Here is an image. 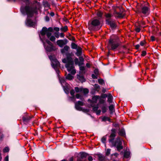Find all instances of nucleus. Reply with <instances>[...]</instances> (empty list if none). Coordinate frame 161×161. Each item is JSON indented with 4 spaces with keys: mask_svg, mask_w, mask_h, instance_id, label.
I'll use <instances>...</instances> for the list:
<instances>
[{
    "mask_svg": "<svg viewBox=\"0 0 161 161\" xmlns=\"http://www.w3.org/2000/svg\"><path fill=\"white\" fill-rule=\"evenodd\" d=\"M88 29L91 31H97L102 27L101 21L97 18H94L88 22Z\"/></svg>",
    "mask_w": 161,
    "mask_h": 161,
    "instance_id": "obj_3",
    "label": "nucleus"
},
{
    "mask_svg": "<svg viewBox=\"0 0 161 161\" xmlns=\"http://www.w3.org/2000/svg\"><path fill=\"white\" fill-rule=\"evenodd\" d=\"M99 98L98 96H94L92 97V100H90L91 103H97V100Z\"/></svg>",
    "mask_w": 161,
    "mask_h": 161,
    "instance_id": "obj_20",
    "label": "nucleus"
},
{
    "mask_svg": "<svg viewBox=\"0 0 161 161\" xmlns=\"http://www.w3.org/2000/svg\"><path fill=\"white\" fill-rule=\"evenodd\" d=\"M114 14H116L115 16L119 18H122L124 16V14L122 12H117L116 10L114 11Z\"/></svg>",
    "mask_w": 161,
    "mask_h": 161,
    "instance_id": "obj_18",
    "label": "nucleus"
},
{
    "mask_svg": "<svg viewBox=\"0 0 161 161\" xmlns=\"http://www.w3.org/2000/svg\"><path fill=\"white\" fill-rule=\"evenodd\" d=\"M46 34L47 37L48 38H49L51 36L52 33L51 32L47 31Z\"/></svg>",
    "mask_w": 161,
    "mask_h": 161,
    "instance_id": "obj_47",
    "label": "nucleus"
},
{
    "mask_svg": "<svg viewBox=\"0 0 161 161\" xmlns=\"http://www.w3.org/2000/svg\"><path fill=\"white\" fill-rule=\"evenodd\" d=\"M102 112L103 113H105L107 109V108H106V104L104 105H103L101 108Z\"/></svg>",
    "mask_w": 161,
    "mask_h": 161,
    "instance_id": "obj_32",
    "label": "nucleus"
},
{
    "mask_svg": "<svg viewBox=\"0 0 161 161\" xmlns=\"http://www.w3.org/2000/svg\"><path fill=\"white\" fill-rule=\"evenodd\" d=\"M81 101H78L77 102H75V108L79 111H80L81 110V108L80 107V106H83L84 105V103L82 102Z\"/></svg>",
    "mask_w": 161,
    "mask_h": 161,
    "instance_id": "obj_16",
    "label": "nucleus"
},
{
    "mask_svg": "<svg viewBox=\"0 0 161 161\" xmlns=\"http://www.w3.org/2000/svg\"><path fill=\"white\" fill-rule=\"evenodd\" d=\"M116 130L115 129L113 128L111 130V133L110 135L109 139L108 140L109 142L114 140V138L116 136Z\"/></svg>",
    "mask_w": 161,
    "mask_h": 161,
    "instance_id": "obj_13",
    "label": "nucleus"
},
{
    "mask_svg": "<svg viewBox=\"0 0 161 161\" xmlns=\"http://www.w3.org/2000/svg\"><path fill=\"white\" fill-rule=\"evenodd\" d=\"M54 30L56 31H58L59 30V28L58 27H55L54 28Z\"/></svg>",
    "mask_w": 161,
    "mask_h": 161,
    "instance_id": "obj_58",
    "label": "nucleus"
},
{
    "mask_svg": "<svg viewBox=\"0 0 161 161\" xmlns=\"http://www.w3.org/2000/svg\"><path fill=\"white\" fill-rule=\"evenodd\" d=\"M119 134L120 136H125V130L123 128L121 129L119 131Z\"/></svg>",
    "mask_w": 161,
    "mask_h": 161,
    "instance_id": "obj_28",
    "label": "nucleus"
},
{
    "mask_svg": "<svg viewBox=\"0 0 161 161\" xmlns=\"http://www.w3.org/2000/svg\"><path fill=\"white\" fill-rule=\"evenodd\" d=\"M97 15L98 16L101 17L102 16V14L101 12H98L97 13Z\"/></svg>",
    "mask_w": 161,
    "mask_h": 161,
    "instance_id": "obj_52",
    "label": "nucleus"
},
{
    "mask_svg": "<svg viewBox=\"0 0 161 161\" xmlns=\"http://www.w3.org/2000/svg\"><path fill=\"white\" fill-rule=\"evenodd\" d=\"M111 145L113 147H115L117 149V151H119L123 149V146L122 145V142L119 137H118L114 141H113L111 142Z\"/></svg>",
    "mask_w": 161,
    "mask_h": 161,
    "instance_id": "obj_7",
    "label": "nucleus"
},
{
    "mask_svg": "<svg viewBox=\"0 0 161 161\" xmlns=\"http://www.w3.org/2000/svg\"><path fill=\"white\" fill-rule=\"evenodd\" d=\"M119 154L117 153H114L112 154H111V156H113V155L115 156L116 157H117L119 155Z\"/></svg>",
    "mask_w": 161,
    "mask_h": 161,
    "instance_id": "obj_59",
    "label": "nucleus"
},
{
    "mask_svg": "<svg viewBox=\"0 0 161 161\" xmlns=\"http://www.w3.org/2000/svg\"><path fill=\"white\" fill-rule=\"evenodd\" d=\"M77 52L75 53V54L78 57H80V56L82 55V49L80 47H78L76 49Z\"/></svg>",
    "mask_w": 161,
    "mask_h": 161,
    "instance_id": "obj_19",
    "label": "nucleus"
},
{
    "mask_svg": "<svg viewBox=\"0 0 161 161\" xmlns=\"http://www.w3.org/2000/svg\"><path fill=\"white\" fill-rule=\"evenodd\" d=\"M145 41H142L140 42V45L141 46H143L144 45Z\"/></svg>",
    "mask_w": 161,
    "mask_h": 161,
    "instance_id": "obj_56",
    "label": "nucleus"
},
{
    "mask_svg": "<svg viewBox=\"0 0 161 161\" xmlns=\"http://www.w3.org/2000/svg\"><path fill=\"white\" fill-rule=\"evenodd\" d=\"M49 39L52 42H54L55 41L56 38L55 36H52L50 37Z\"/></svg>",
    "mask_w": 161,
    "mask_h": 161,
    "instance_id": "obj_41",
    "label": "nucleus"
},
{
    "mask_svg": "<svg viewBox=\"0 0 161 161\" xmlns=\"http://www.w3.org/2000/svg\"><path fill=\"white\" fill-rule=\"evenodd\" d=\"M86 66L88 68H90L91 67L90 65V64L88 63H87L86 64Z\"/></svg>",
    "mask_w": 161,
    "mask_h": 161,
    "instance_id": "obj_64",
    "label": "nucleus"
},
{
    "mask_svg": "<svg viewBox=\"0 0 161 161\" xmlns=\"http://www.w3.org/2000/svg\"><path fill=\"white\" fill-rule=\"evenodd\" d=\"M106 139V136H103L101 139L102 142L103 143H105Z\"/></svg>",
    "mask_w": 161,
    "mask_h": 161,
    "instance_id": "obj_40",
    "label": "nucleus"
},
{
    "mask_svg": "<svg viewBox=\"0 0 161 161\" xmlns=\"http://www.w3.org/2000/svg\"><path fill=\"white\" fill-rule=\"evenodd\" d=\"M33 117V116H30L27 114H25V115L22 117V119L24 122L25 123H27L30 121L31 119Z\"/></svg>",
    "mask_w": 161,
    "mask_h": 161,
    "instance_id": "obj_15",
    "label": "nucleus"
},
{
    "mask_svg": "<svg viewBox=\"0 0 161 161\" xmlns=\"http://www.w3.org/2000/svg\"><path fill=\"white\" fill-rule=\"evenodd\" d=\"M71 48L73 49H76L77 48V45L74 43H72L71 44Z\"/></svg>",
    "mask_w": 161,
    "mask_h": 161,
    "instance_id": "obj_37",
    "label": "nucleus"
},
{
    "mask_svg": "<svg viewBox=\"0 0 161 161\" xmlns=\"http://www.w3.org/2000/svg\"><path fill=\"white\" fill-rule=\"evenodd\" d=\"M98 82L99 84L102 85L103 84L104 81V80L103 79H99L98 80Z\"/></svg>",
    "mask_w": 161,
    "mask_h": 161,
    "instance_id": "obj_44",
    "label": "nucleus"
},
{
    "mask_svg": "<svg viewBox=\"0 0 161 161\" xmlns=\"http://www.w3.org/2000/svg\"><path fill=\"white\" fill-rule=\"evenodd\" d=\"M151 38L152 41H154L155 40V38L153 36H151Z\"/></svg>",
    "mask_w": 161,
    "mask_h": 161,
    "instance_id": "obj_63",
    "label": "nucleus"
},
{
    "mask_svg": "<svg viewBox=\"0 0 161 161\" xmlns=\"http://www.w3.org/2000/svg\"><path fill=\"white\" fill-rule=\"evenodd\" d=\"M70 94L72 96H73H73L74 95V94L75 93V91L74 89H72L71 90L70 92Z\"/></svg>",
    "mask_w": 161,
    "mask_h": 161,
    "instance_id": "obj_46",
    "label": "nucleus"
},
{
    "mask_svg": "<svg viewBox=\"0 0 161 161\" xmlns=\"http://www.w3.org/2000/svg\"><path fill=\"white\" fill-rule=\"evenodd\" d=\"M44 5L45 8H50V4L47 2H45L44 3Z\"/></svg>",
    "mask_w": 161,
    "mask_h": 161,
    "instance_id": "obj_39",
    "label": "nucleus"
},
{
    "mask_svg": "<svg viewBox=\"0 0 161 161\" xmlns=\"http://www.w3.org/2000/svg\"><path fill=\"white\" fill-rule=\"evenodd\" d=\"M77 78L81 82L85 81V79L83 75L78 74L77 75Z\"/></svg>",
    "mask_w": 161,
    "mask_h": 161,
    "instance_id": "obj_21",
    "label": "nucleus"
},
{
    "mask_svg": "<svg viewBox=\"0 0 161 161\" xmlns=\"http://www.w3.org/2000/svg\"><path fill=\"white\" fill-rule=\"evenodd\" d=\"M135 30L136 32H139L141 31V29L139 27H136L135 28Z\"/></svg>",
    "mask_w": 161,
    "mask_h": 161,
    "instance_id": "obj_48",
    "label": "nucleus"
},
{
    "mask_svg": "<svg viewBox=\"0 0 161 161\" xmlns=\"http://www.w3.org/2000/svg\"><path fill=\"white\" fill-rule=\"evenodd\" d=\"M66 79L61 78L60 79V82L63 86L65 92L67 94L69 93V85L65 81Z\"/></svg>",
    "mask_w": 161,
    "mask_h": 161,
    "instance_id": "obj_9",
    "label": "nucleus"
},
{
    "mask_svg": "<svg viewBox=\"0 0 161 161\" xmlns=\"http://www.w3.org/2000/svg\"><path fill=\"white\" fill-rule=\"evenodd\" d=\"M47 31V28H46V27H43L42 31L40 32V35L39 36V37L40 39L41 38V39L44 41V40L43 39V37L45 36V35L46 34Z\"/></svg>",
    "mask_w": 161,
    "mask_h": 161,
    "instance_id": "obj_17",
    "label": "nucleus"
},
{
    "mask_svg": "<svg viewBox=\"0 0 161 161\" xmlns=\"http://www.w3.org/2000/svg\"><path fill=\"white\" fill-rule=\"evenodd\" d=\"M62 61L63 63H65L66 64H68V62H67V59H66V58H64L63 59Z\"/></svg>",
    "mask_w": 161,
    "mask_h": 161,
    "instance_id": "obj_51",
    "label": "nucleus"
},
{
    "mask_svg": "<svg viewBox=\"0 0 161 161\" xmlns=\"http://www.w3.org/2000/svg\"><path fill=\"white\" fill-rule=\"evenodd\" d=\"M92 78L94 79H96L97 78V75L94 74H92Z\"/></svg>",
    "mask_w": 161,
    "mask_h": 161,
    "instance_id": "obj_53",
    "label": "nucleus"
},
{
    "mask_svg": "<svg viewBox=\"0 0 161 161\" xmlns=\"http://www.w3.org/2000/svg\"><path fill=\"white\" fill-rule=\"evenodd\" d=\"M96 113L97 115H100V113L101 112V110L100 109L97 110V111L96 112Z\"/></svg>",
    "mask_w": 161,
    "mask_h": 161,
    "instance_id": "obj_55",
    "label": "nucleus"
},
{
    "mask_svg": "<svg viewBox=\"0 0 161 161\" xmlns=\"http://www.w3.org/2000/svg\"><path fill=\"white\" fill-rule=\"evenodd\" d=\"M107 97V95L106 94L103 95L102 96V97L103 98H105L106 97Z\"/></svg>",
    "mask_w": 161,
    "mask_h": 161,
    "instance_id": "obj_61",
    "label": "nucleus"
},
{
    "mask_svg": "<svg viewBox=\"0 0 161 161\" xmlns=\"http://www.w3.org/2000/svg\"><path fill=\"white\" fill-rule=\"evenodd\" d=\"M25 23L26 25L28 27H34L36 26L35 23L31 19L29 18L27 19Z\"/></svg>",
    "mask_w": 161,
    "mask_h": 161,
    "instance_id": "obj_14",
    "label": "nucleus"
},
{
    "mask_svg": "<svg viewBox=\"0 0 161 161\" xmlns=\"http://www.w3.org/2000/svg\"><path fill=\"white\" fill-rule=\"evenodd\" d=\"M79 59L80 61H79V59L77 58H75L74 59L75 64L76 65H78L79 66L80 70L83 72L85 70V67L81 66L84 64V59L82 57H79Z\"/></svg>",
    "mask_w": 161,
    "mask_h": 161,
    "instance_id": "obj_8",
    "label": "nucleus"
},
{
    "mask_svg": "<svg viewBox=\"0 0 161 161\" xmlns=\"http://www.w3.org/2000/svg\"><path fill=\"white\" fill-rule=\"evenodd\" d=\"M60 30L62 31L66 32L68 30V27L66 25L64 26V27H62L60 28Z\"/></svg>",
    "mask_w": 161,
    "mask_h": 161,
    "instance_id": "obj_35",
    "label": "nucleus"
},
{
    "mask_svg": "<svg viewBox=\"0 0 161 161\" xmlns=\"http://www.w3.org/2000/svg\"><path fill=\"white\" fill-rule=\"evenodd\" d=\"M68 64L74 63L70 55H67L66 58Z\"/></svg>",
    "mask_w": 161,
    "mask_h": 161,
    "instance_id": "obj_25",
    "label": "nucleus"
},
{
    "mask_svg": "<svg viewBox=\"0 0 161 161\" xmlns=\"http://www.w3.org/2000/svg\"><path fill=\"white\" fill-rule=\"evenodd\" d=\"M94 73L96 75H97L98 74V70L97 69H95L94 70Z\"/></svg>",
    "mask_w": 161,
    "mask_h": 161,
    "instance_id": "obj_60",
    "label": "nucleus"
},
{
    "mask_svg": "<svg viewBox=\"0 0 161 161\" xmlns=\"http://www.w3.org/2000/svg\"><path fill=\"white\" fill-rule=\"evenodd\" d=\"M99 103L100 104H103V105L105 104H106L105 103V101L103 99H100L99 102Z\"/></svg>",
    "mask_w": 161,
    "mask_h": 161,
    "instance_id": "obj_43",
    "label": "nucleus"
},
{
    "mask_svg": "<svg viewBox=\"0 0 161 161\" xmlns=\"http://www.w3.org/2000/svg\"><path fill=\"white\" fill-rule=\"evenodd\" d=\"M81 88H79L78 87H76L75 88V89L76 92H81Z\"/></svg>",
    "mask_w": 161,
    "mask_h": 161,
    "instance_id": "obj_38",
    "label": "nucleus"
},
{
    "mask_svg": "<svg viewBox=\"0 0 161 161\" xmlns=\"http://www.w3.org/2000/svg\"><path fill=\"white\" fill-rule=\"evenodd\" d=\"M109 109L110 114H112L114 111V106L113 105H111L109 107Z\"/></svg>",
    "mask_w": 161,
    "mask_h": 161,
    "instance_id": "obj_27",
    "label": "nucleus"
},
{
    "mask_svg": "<svg viewBox=\"0 0 161 161\" xmlns=\"http://www.w3.org/2000/svg\"><path fill=\"white\" fill-rule=\"evenodd\" d=\"M119 45L120 44L117 36L114 35L111 36L108 40V46L109 49L115 51Z\"/></svg>",
    "mask_w": 161,
    "mask_h": 161,
    "instance_id": "obj_2",
    "label": "nucleus"
},
{
    "mask_svg": "<svg viewBox=\"0 0 161 161\" xmlns=\"http://www.w3.org/2000/svg\"><path fill=\"white\" fill-rule=\"evenodd\" d=\"M65 67L67 68L68 71L70 72L71 74L75 75L76 73V71L74 66V63L66 64Z\"/></svg>",
    "mask_w": 161,
    "mask_h": 161,
    "instance_id": "obj_11",
    "label": "nucleus"
},
{
    "mask_svg": "<svg viewBox=\"0 0 161 161\" xmlns=\"http://www.w3.org/2000/svg\"><path fill=\"white\" fill-rule=\"evenodd\" d=\"M110 151H111V149H108L107 150L106 152V155H107V156L109 155V154H110Z\"/></svg>",
    "mask_w": 161,
    "mask_h": 161,
    "instance_id": "obj_45",
    "label": "nucleus"
},
{
    "mask_svg": "<svg viewBox=\"0 0 161 161\" xmlns=\"http://www.w3.org/2000/svg\"><path fill=\"white\" fill-rule=\"evenodd\" d=\"M69 47L68 46H65L64 47V48L61 50V52L62 53L64 54L66 52H68Z\"/></svg>",
    "mask_w": 161,
    "mask_h": 161,
    "instance_id": "obj_22",
    "label": "nucleus"
},
{
    "mask_svg": "<svg viewBox=\"0 0 161 161\" xmlns=\"http://www.w3.org/2000/svg\"><path fill=\"white\" fill-rule=\"evenodd\" d=\"M81 92H82L85 94H87L89 92V90L86 88H81Z\"/></svg>",
    "mask_w": 161,
    "mask_h": 161,
    "instance_id": "obj_31",
    "label": "nucleus"
},
{
    "mask_svg": "<svg viewBox=\"0 0 161 161\" xmlns=\"http://www.w3.org/2000/svg\"><path fill=\"white\" fill-rule=\"evenodd\" d=\"M102 121H108L109 122H111L110 119L109 117L105 116H104L103 117Z\"/></svg>",
    "mask_w": 161,
    "mask_h": 161,
    "instance_id": "obj_29",
    "label": "nucleus"
},
{
    "mask_svg": "<svg viewBox=\"0 0 161 161\" xmlns=\"http://www.w3.org/2000/svg\"><path fill=\"white\" fill-rule=\"evenodd\" d=\"M130 152L127 150L125 151L124 154V157L125 158H128L130 156Z\"/></svg>",
    "mask_w": 161,
    "mask_h": 161,
    "instance_id": "obj_26",
    "label": "nucleus"
},
{
    "mask_svg": "<svg viewBox=\"0 0 161 161\" xmlns=\"http://www.w3.org/2000/svg\"><path fill=\"white\" fill-rule=\"evenodd\" d=\"M9 148L8 147H5L3 149V152L4 153H7L9 152Z\"/></svg>",
    "mask_w": 161,
    "mask_h": 161,
    "instance_id": "obj_42",
    "label": "nucleus"
},
{
    "mask_svg": "<svg viewBox=\"0 0 161 161\" xmlns=\"http://www.w3.org/2000/svg\"><path fill=\"white\" fill-rule=\"evenodd\" d=\"M80 158L79 159H80L82 161V159L84 158H86L88 155V154L87 153L83 152L80 153Z\"/></svg>",
    "mask_w": 161,
    "mask_h": 161,
    "instance_id": "obj_24",
    "label": "nucleus"
},
{
    "mask_svg": "<svg viewBox=\"0 0 161 161\" xmlns=\"http://www.w3.org/2000/svg\"><path fill=\"white\" fill-rule=\"evenodd\" d=\"M139 13H142L146 16L148 15L150 13V9L149 7L146 6H142L140 10L138 11Z\"/></svg>",
    "mask_w": 161,
    "mask_h": 161,
    "instance_id": "obj_10",
    "label": "nucleus"
},
{
    "mask_svg": "<svg viewBox=\"0 0 161 161\" xmlns=\"http://www.w3.org/2000/svg\"><path fill=\"white\" fill-rule=\"evenodd\" d=\"M41 40L43 43L44 48L47 51L50 52L55 50L56 48L55 47L53 46V43L48 40L46 39V42L48 44L47 46L46 45L45 43L44 42L43 40L41 38Z\"/></svg>",
    "mask_w": 161,
    "mask_h": 161,
    "instance_id": "obj_6",
    "label": "nucleus"
},
{
    "mask_svg": "<svg viewBox=\"0 0 161 161\" xmlns=\"http://www.w3.org/2000/svg\"><path fill=\"white\" fill-rule=\"evenodd\" d=\"M20 11L23 15H27L28 18L32 17L34 14L37 13V8L36 7L28 5L22 6Z\"/></svg>",
    "mask_w": 161,
    "mask_h": 161,
    "instance_id": "obj_1",
    "label": "nucleus"
},
{
    "mask_svg": "<svg viewBox=\"0 0 161 161\" xmlns=\"http://www.w3.org/2000/svg\"><path fill=\"white\" fill-rule=\"evenodd\" d=\"M59 33L58 32H55L54 33L55 36L57 38H58L59 37Z\"/></svg>",
    "mask_w": 161,
    "mask_h": 161,
    "instance_id": "obj_49",
    "label": "nucleus"
},
{
    "mask_svg": "<svg viewBox=\"0 0 161 161\" xmlns=\"http://www.w3.org/2000/svg\"><path fill=\"white\" fill-rule=\"evenodd\" d=\"M45 20L46 21L48 22L50 20V18L48 16H47L45 17Z\"/></svg>",
    "mask_w": 161,
    "mask_h": 161,
    "instance_id": "obj_54",
    "label": "nucleus"
},
{
    "mask_svg": "<svg viewBox=\"0 0 161 161\" xmlns=\"http://www.w3.org/2000/svg\"><path fill=\"white\" fill-rule=\"evenodd\" d=\"M98 160L99 161H104L105 159V157L102 154L99 153L97 154Z\"/></svg>",
    "mask_w": 161,
    "mask_h": 161,
    "instance_id": "obj_23",
    "label": "nucleus"
},
{
    "mask_svg": "<svg viewBox=\"0 0 161 161\" xmlns=\"http://www.w3.org/2000/svg\"><path fill=\"white\" fill-rule=\"evenodd\" d=\"M146 51H143L142 52V56H144L146 55Z\"/></svg>",
    "mask_w": 161,
    "mask_h": 161,
    "instance_id": "obj_57",
    "label": "nucleus"
},
{
    "mask_svg": "<svg viewBox=\"0 0 161 161\" xmlns=\"http://www.w3.org/2000/svg\"><path fill=\"white\" fill-rule=\"evenodd\" d=\"M91 106L92 107V110L95 112H96L97 111L98 108V105L97 104L96 106H92V104H91Z\"/></svg>",
    "mask_w": 161,
    "mask_h": 161,
    "instance_id": "obj_36",
    "label": "nucleus"
},
{
    "mask_svg": "<svg viewBox=\"0 0 161 161\" xmlns=\"http://www.w3.org/2000/svg\"><path fill=\"white\" fill-rule=\"evenodd\" d=\"M113 99V97L110 93H109L108 98V101L109 103H111Z\"/></svg>",
    "mask_w": 161,
    "mask_h": 161,
    "instance_id": "obj_30",
    "label": "nucleus"
},
{
    "mask_svg": "<svg viewBox=\"0 0 161 161\" xmlns=\"http://www.w3.org/2000/svg\"><path fill=\"white\" fill-rule=\"evenodd\" d=\"M75 97L77 99H80L82 101L84 100V98L83 97L79 94H76L75 96Z\"/></svg>",
    "mask_w": 161,
    "mask_h": 161,
    "instance_id": "obj_33",
    "label": "nucleus"
},
{
    "mask_svg": "<svg viewBox=\"0 0 161 161\" xmlns=\"http://www.w3.org/2000/svg\"><path fill=\"white\" fill-rule=\"evenodd\" d=\"M4 161H8V156L7 155L4 159Z\"/></svg>",
    "mask_w": 161,
    "mask_h": 161,
    "instance_id": "obj_62",
    "label": "nucleus"
},
{
    "mask_svg": "<svg viewBox=\"0 0 161 161\" xmlns=\"http://www.w3.org/2000/svg\"><path fill=\"white\" fill-rule=\"evenodd\" d=\"M73 78V76L70 74H68L66 77V79L69 80H71Z\"/></svg>",
    "mask_w": 161,
    "mask_h": 161,
    "instance_id": "obj_34",
    "label": "nucleus"
},
{
    "mask_svg": "<svg viewBox=\"0 0 161 161\" xmlns=\"http://www.w3.org/2000/svg\"><path fill=\"white\" fill-rule=\"evenodd\" d=\"M47 29V31L49 32H52L53 31V29L52 27H50L49 28H48V29Z\"/></svg>",
    "mask_w": 161,
    "mask_h": 161,
    "instance_id": "obj_50",
    "label": "nucleus"
},
{
    "mask_svg": "<svg viewBox=\"0 0 161 161\" xmlns=\"http://www.w3.org/2000/svg\"><path fill=\"white\" fill-rule=\"evenodd\" d=\"M113 17V15L110 14L108 13L105 14L106 24L109 25L112 30L115 29L117 27L115 20L112 18Z\"/></svg>",
    "mask_w": 161,
    "mask_h": 161,
    "instance_id": "obj_4",
    "label": "nucleus"
},
{
    "mask_svg": "<svg viewBox=\"0 0 161 161\" xmlns=\"http://www.w3.org/2000/svg\"><path fill=\"white\" fill-rule=\"evenodd\" d=\"M49 58L51 62V65L54 69L57 74L58 75L59 71L58 68L60 67V63L58 61L56 58L53 57L51 55L49 56Z\"/></svg>",
    "mask_w": 161,
    "mask_h": 161,
    "instance_id": "obj_5",
    "label": "nucleus"
},
{
    "mask_svg": "<svg viewBox=\"0 0 161 161\" xmlns=\"http://www.w3.org/2000/svg\"><path fill=\"white\" fill-rule=\"evenodd\" d=\"M68 42V41L66 39L64 40H59L57 41L56 43L60 47H62L65 45Z\"/></svg>",
    "mask_w": 161,
    "mask_h": 161,
    "instance_id": "obj_12",
    "label": "nucleus"
}]
</instances>
